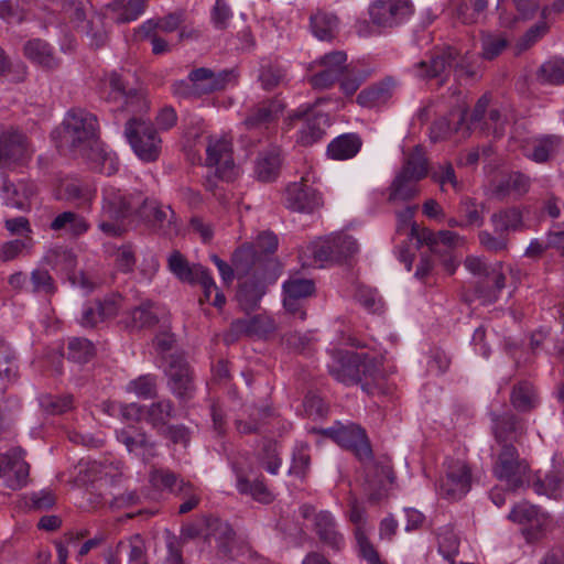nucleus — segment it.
<instances>
[{"instance_id":"f257e3e1","label":"nucleus","mask_w":564,"mask_h":564,"mask_svg":"<svg viewBox=\"0 0 564 564\" xmlns=\"http://www.w3.org/2000/svg\"><path fill=\"white\" fill-rule=\"evenodd\" d=\"M61 142L74 156L91 162L105 160V151L98 137L97 117L85 109H70L62 123Z\"/></svg>"},{"instance_id":"f03ea898","label":"nucleus","mask_w":564,"mask_h":564,"mask_svg":"<svg viewBox=\"0 0 564 564\" xmlns=\"http://www.w3.org/2000/svg\"><path fill=\"white\" fill-rule=\"evenodd\" d=\"M329 373L345 384H362L364 390L370 394L384 393L381 381L384 375L378 365L367 358L366 355L351 350H337L333 354V361L328 365Z\"/></svg>"},{"instance_id":"7ed1b4c3","label":"nucleus","mask_w":564,"mask_h":564,"mask_svg":"<svg viewBox=\"0 0 564 564\" xmlns=\"http://www.w3.org/2000/svg\"><path fill=\"white\" fill-rule=\"evenodd\" d=\"M124 135L140 160L154 162L159 159L162 140L149 120L129 118L124 126Z\"/></svg>"},{"instance_id":"20e7f679","label":"nucleus","mask_w":564,"mask_h":564,"mask_svg":"<svg viewBox=\"0 0 564 564\" xmlns=\"http://www.w3.org/2000/svg\"><path fill=\"white\" fill-rule=\"evenodd\" d=\"M464 264L473 274L480 278L475 289L478 299L484 304L497 301L498 293L505 288L506 282L501 263L488 265L480 258L469 256Z\"/></svg>"},{"instance_id":"39448f33","label":"nucleus","mask_w":564,"mask_h":564,"mask_svg":"<svg viewBox=\"0 0 564 564\" xmlns=\"http://www.w3.org/2000/svg\"><path fill=\"white\" fill-rule=\"evenodd\" d=\"M135 218L151 230L163 236H173L177 232V219L169 205L141 194Z\"/></svg>"},{"instance_id":"423d86ee","label":"nucleus","mask_w":564,"mask_h":564,"mask_svg":"<svg viewBox=\"0 0 564 564\" xmlns=\"http://www.w3.org/2000/svg\"><path fill=\"white\" fill-rule=\"evenodd\" d=\"M109 100L121 101L120 111L130 115V118H144L150 108L147 94L142 89L129 88L123 76L117 72L109 75Z\"/></svg>"},{"instance_id":"0eeeda50","label":"nucleus","mask_w":564,"mask_h":564,"mask_svg":"<svg viewBox=\"0 0 564 564\" xmlns=\"http://www.w3.org/2000/svg\"><path fill=\"white\" fill-rule=\"evenodd\" d=\"M324 435L334 440L341 447L349 449L360 462L372 460V449L366 431L356 424L336 423L324 430Z\"/></svg>"},{"instance_id":"6e6552de","label":"nucleus","mask_w":564,"mask_h":564,"mask_svg":"<svg viewBox=\"0 0 564 564\" xmlns=\"http://www.w3.org/2000/svg\"><path fill=\"white\" fill-rule=\"evenodd\" d=\"M165 376L170 391L181 403L187 402L194 397L196 390L194 371L183 356H170Z\"/></svg>"},{"instance_id":"1a4fd4ad","label":"nucleus","mask_w":564,"mask_h":564,"mask_svg":"<svg viewBox=\"0 0 564 564\" xmlns=\"http://www.w3.org/2000/svg\"><path fill=\"white\" fill-rule=\"evenodd\" d=\"M529 473V465L519 458L517 448L512 444H503L498 454L494 474L500 480L516 490L523 485V478Z\"/></svg>"},{"instance_id":"9d476101","label":"nucleus","mask_w":564,"mask_h":564,"mask_svg":"<svg viewBox=\"0 0 564 564\" xmlns=\"http://www.w3.org/2000/svg\"><path fill=\"white\" fill-rule=\"evenodd\" d=\"M231 261L238 279H267L269 268L273 264L272 258L259 254L256 247L248 245L236 249Z\"/></svg>"},{"instance_id":"9b49d317","label":"nucleus","mask_w":564,"mask_h":564,"mask_svg":"<svg viewBox=\"0 0 564 564\" xmlns=\"http://www.w3.org/2000/svg\"><path fill=\"white\" fill-rule=\"evenodd\" d=\"M471 468L466 462L448 459L445 477L440 481V492L447 499H459L471 488Z\"/></svg>"},{"instance_id":"f8f14e48","label":"nucleus","mask_w":564,"mask_h":564,"mask_svg":"<svg viewBox=\"0 0 564 564\" xmlns=\"http://www.w3.org/2000/svg\"><path fill=\"white\" fill-rule=\"evenodd\" d=\"M275 329L274 321L265 314L237 318L231 322L228 330L224 334V341L226 345H231L243 336L263 338Z\"/></svg>"},{"instance_id":"ddd939ff","label":"nucleus","mask_w":564,"mask_h":564,"mask_svg":"<svg viewBox=\"0 0 564 564\" xmlns=\"http://www.w3.org/2000/svg\"><path fill=\"white\" fill-rule=\"evenodd\" d=\"M410 238H415L417 247L427 246L435 254H446L449 250L464 243V238L451 230L433 231L427 227L412 225Z\"/></svg>"},{"instance_id":"4468645a","label":"nucleus","mask_w":564,"mask_h":564,"mask_svg":"<svg viewBox=\"0 0 564 564\" xmlns=\"http://www.w3.org/2000/svg\"><path fill=\"white\" fill-rule=\"evenodd\" d=\"M30 465L24 459V451L12 448L0 455V478L7 477V486L18 490L28 484Z\"/></svg>"},{"instance_id":"2eb2a0df","label":"nucleus","mask_w":564,"mask_h":564,"mask_svg":"<svg viewBox=\"0 0 564 564\" xmlns=\"http://www.w3.org/2000/svg\"><path fill=\"white\" fill-rule=\"evenodd\" d=\"M147 561V545L139 534L119 541L106 555L107 564H142Z\"/></svg>"},{"instance_id":"dca6fc26","label":"nucleus","mask_w":564,"mask_h":564,"mask_svg":"<svg viewBox=\"0 0 564 564\" xmlns=\"http://www.w3.org/2000/svg\"><path fill=\"white\" fill-rule=\"evenodd\" d=\"M141 193L126 195L117 189H107L104 196L102 213L113 220L135 217Z\"/></svg>"},{"instance_id":"f3484780","label":"nucleus","mask_w":564,"mask_h":564,"mask_svg":"<svg viewBox=\"0 0 564 564\" xmlns=\"http://www.w3.org/2000/svg\"><path fill=\"white\" fill-rule=\"evenodd\" d=\"M206 165L216 167V175L225 181H232L236 176V167L231 153V144L226 139L213 142L209 140L206 148Z\"/></svg>"},{"instance_id":"a211bd4d","label":"nucleus","mask_w":564,"mask_h":564,"mask_svg":"<svg viewBox=\"0 0 564 564\" xmlns=\"http://www.w3.org/2000/svg\"><path fill=\"white\" fill-rule=\"evenodd\" d=\"M346 61L347 55L343 51L324 55L318 62L324 69L310 77L311 85L316 89L332 87L346 70Z\"/></svg>"},{"instance_id":"6ab92c4d","label":"nucleus","mask_w":564,"mask_h":564,"mask_svg":"<svg viewBox=\"0 0 564 564\" xmlns=\"http://www.w3.org/2000/svg\"><path fill=\"white\" fill-rule=\"evenodd\" d=\"M285 195L286 207L293 212L310 214L323 205L321 194L303 182L289 185Z\"/></svg>"},{"instance_id":"aec40b11","label":"nucleus","mask_w":564,"mask_h":564,"mask_svg":"<svg viewBox=\"0 0 564 564\" xmlns=\"http://www.w3.org/2000/svg\"><path fill=\"white\" fill-rule=\"evenodd\" d=\"M31 150L26 137L18 131H7L0 134V164L23 163L30 159Z\"/></svg>"},{"instance_id":"412c9836","label":"nucleus","mask_w":564,"mask_h":564,"mask_svg":"<svg viewBox=\"0 0 564 564\" xmlns=\"http://www.w3.org/2000/svg\"><path fill=\"white\" fill-rule=\"evenodd\" d=\"M458 57L459 52L452 46L437 51L431 56L430 62L422 61L417 64L420 76L425 79L442 77L440 84L443 85Z\"/></svg>"},{"instance_id":"4be33fe9","label":"nucleus","mask_w":564,"mask_h":564,"mask_svg":"<svg viewBox=\"0 0 564 564\" xmlns=\"http://www.w3.org/2000/svg\"><path fill=\"white\" fill-rule=\"evenodd\" d=\"M121 297L112 294L102 300H95L83 310L79 324L86 328H94L107 318L115 317L120 307Z\"/></svg>"},{"instance_id":"5701e85b","label":"nucleus","mask_w":564,"mask_h":564,"mask_svg":"<svg viewBox=\"0 0 564 564\" xmlns=\"http://www.w3.org/2000/svg\"><path fill=\"white\" fill-rule=\"evenodd\" d=\"M492 434L497 443L512 444L523 433L520 419L512 412L491 413Z\"/></svg>"},{"instance_id":"b1692460","label":"nucleus","mask_w":564,"mask_h":564,"mask_svg":"<svg viewBox=\"0 0 564 564\" xmlns=\"http://www.w3.org/2000/svg\"><path fill=\"white\" fill-rule=\"evenodd\" d=\"M467 107L459 106L451 109L449 115L455 116L458 115V120L454 128H452L451 122L447 117H441L436 119L431 128H430V139L432 142L436 143L438 141L446 140L453 132L458 133L462 131L463 138H468L470 135L471 127L465 126L464 122L466 120Z\"/></svg>"},{"instance_id":"393cba45","label":"nucleus","mask_w":564,"mask_h":564,"mask_svg":"<svg viewBox=\"0 0 564 564\" xmlns=\"http://www.w3.org/2000/svg\"><path fill=\"white\" fill-rule=\"evenodd\" d=\"M313 530L324 546L335 552H339L343 549L344 536L336 529V521L329 511L322 510L315 514Z\"/></svg>"},{"instance_id":"a878e982","label":"nucleus","mask_w":564,"mask_h":564,"mask_svg":"<svg viewBox=\"0 0 564 564\" xmlns=\"http://www.w3.org/2000/svg\"><path fill=\"white\" fill-rule=\"evenodd\" d=\"M117 438L130 453H135L143 459L155 455V444L149 440L145 432L135 426L122 429L117 433Z\"/></svg>"},{"instance_id":"bb28decb","label":"nucleus","mask_w":564,"mask_h":564,"mask_svg":"<svg viewBox=\"0 0 564 564\" xmlns=\"http://www.w3.org/2000/svg\"><path fill=\"white\" fill-rule=\"evenodd\" d=\"M431 164L425 147L416 144L408 151H403V162L400 171L422 181L431 173Z\"/></svg>"},{"instance_id":"cd10ccee","label":"nucleus","mask_w":564,"mask_h":564,"mask_svg":"<svg viewBox=\"0 0 564 564\" xmlns=\"http://www.w3.org/2000/svg\"><path fill=\"white\" fill-rule=\"evenodd\" d=\"M231 77V72L221 70L218 73L209 68L200 67L192 70L188 78L195 82L199 95L212 94L226 87Z\"/></svg>"},{"instance_id":"c85d7f7f","label":"nucleus","mask_w":564,"mask_h":564,"mask_svg":"<svg viewBox=\"0 0 564 564\" xmlns=\"http://www.w3.org/2000/svg\"><path fill=\"white\" fill-rule=\"evenodd\" d=\"M280 169L281 150L278 147H270L259 153L254 162V176L263 183L273 182L276 180Z\"/></svg>"},{"instance_id":"c756f323","label":"nucleus","mask_w":564,"mask_h":564,"mask_svg":"<svg viewBox=\"0 0 564 564\" xmlns=\"http://www.w3.org/2000/svg\"><path fill=\"white\" fill-rule=\"evenodd\" d=\"M23 52L26 58L44 69L52 70L59 65L52 46L44 40L33 39L28 41L23 46Z\"/></svg>"},{"instance_id":"7c9ffc66","label":"nucleus","mask_w":564,"mask_h":564,"mask_svg":"<svg viewBox=\"0 0 564 564\" xmlns=\"http://www.w3.org/2000/svg\"><path fill=\"white\" fill-rule=\"evenodd\" d=\"M329 124L327 115L321 112L305 113V119L299 131L297 143L308 147L319 141Z\"/></svg>"},{"instance_id":"2f4dec72","label":"nucleus","mask_w":564,"mask_h":564,"mask_svg":"<svg viewBox=\"0 0 564 564\" xmlns=\"http://www.w3.org/2000/svg\"><path fill=\"white\" fill-rule=\"evenodd\" d=\"M206 523V540L214 538L217 542L219 555L228 557L231 554L232 545L235 542V532L230 524L221 521L218 518L205 521Z\"/></svg>"},{"instance_id":"473e14b6","label":"nucleus","mask_w":564,"mask_h":564,"mask_svg":"<svg viewBox=\"0 0 564 564\" xmlns=\"http://www.w3.org/2000/svg\"><path fill=\"white\" fill-rule=\"evenodd\" d=\"M265 279L249 278L239 284L236 299L240 308L249 313L259 306L260 300L265 293Z\"/></svg>"},{"instance_id":"72a5a7b5","label":"nucleus","mask_w":564,"mask_h":564,"mask_svg":"<svg viewBox=\"0 0 564 564\" xmlns=\"http://www.w3.org/2000/svg\"><path fill=\"white\" fill-rule=\"evenodd\" d=\"M2 193L7 206L25 209L30 206V199L35 195L36 188L31 183L19 182L15 185L3 177Z\"/></svg>"},{"instance_id":"f704fd0d","label":"nucleus","mask_w":564,"mask_h":564,"mask_svg":"<svg viewBox=\"0 0 564 564\" xmlns=\"http://www.w3.org/2000/svg\"><path fill=\"white\" fill-rule=\"evenodd\" d=\"M282 110L283 106L276 100L263 101L249 110L243 123L250 130L267 127Z\"/></svg>"},{"instance_id":"c9c22d12","label":"nucleus","mask_w":564,"mask_h":564,"mask_svg":"<svg viewBox=\"0 0 564 564\" xmlns=\"http://www.w3.org/2000/svg\"><path fill=\"white\" fill-rule=\"evenodd\" d=\"M167 267L181 282L188 284H196V278L203 274L206 269L199 263L189 264L178 250H173L170 253Z\"/></svg>"},{"instance_id":"e433bc0d","label":"nucleus","mask_w":564,"mask_h":564,"mask_svg":"<svg viewBox=\"0 0 564 564\" xmlns=\"http://www.w3.org/2000/svg\"><path fill=\"white\" fill-rule=\"evenodd\" d=\"M490 220L495 232H501L507 236L510 231H521L525 227L522 212L518 207L500 209L491 215Z\"/></svg>"},{"instance_id":"4c0bfd02","label":"nucleus","mask_w":564,"mask_h":564,"mask_svg":"<svg viewBox=\"0 0 564 564\" xmlns=\"http://www.w3.org/2000/svg\"><path fill=\"white\" fill-rule=\"evenodd\" d=\"M147 0H113L107 9L113 13L112 20L118 23H129L137 20L145 10Z\"/></svg>"},{"instance_id":"58836bf2","label":"nucleus","mask_w":564,"mask_h":564,"mask_svg":"<svg viewBox=\"0 0 564 564\" xmlns=\"http://www.w3.org/2000/svg\"><path fill=\"white\" fill-rule=\"evenodd\" d=\"M175 415L174 403L170 399H161L147 406L145 421L156 430L163 429Z\"/></svg>"},{"instance_id":"ea45409f","label":"nucleus","mask_w":564,"mask_h":564,"mask_svg":"<svg viewBox=\"0 0 564 564\" xmlns=\"http://www.w3.org/2000/svg\"><path fill=\"white\" fill-rule=\"evenodd\" d=\"M150 479L155 487L169 490L177 497L181 494H186V490L188 491V488L193 486L189 481H185L169 469L153 470Z\"/></svg>"},{"instance_id":"a19ab883","label":"nucleus","mask_w":564,"mask_h":564,"mask_svg":"<svg viewBox=\"0 0 564 564\" xmlns=\"http://www.w3.org/2000/svg\"><path fill=\"white\" fill-rule=\"evenodd\" d=\"M360 147L361 141L356 134H343L328 144L327 153L334 160H347L355 156Z\"/></svg>"},{"instance_id":"79ce46f5","label":"nucleus","mask_w":564,"mask_h":564,"mask_svg":"<svg viewBox=\"0 0 564 564\" xmlns=\"http://www.w3.org/2000/svg\"><path fill=\"white\" fill-rule=\"evenodd\" d=\"M237 488L240 494L249 495L253 500L261 503H270L274 500L273 492L259 478L250 480L248 477L240 475L238 476Z\"/></svg>"},{"instance_id":"37998d69","label":"nucleus","mask_w":564,"mask_h":564,"mask_svg":"<svg viewBox=\"0 0 564 564\" xmlns=\"http://www.w3.org/2000/svg\"><path fill=\"white\" fill-rule=\"evenodd\" d=\"M419 180H414L402 171H399L390 185V200H410L414 198L419 194Z\"/></svg>"},{"instance_id":"c03bdc74","label":"nucleus","mask_w":564,"mask_h":564,"mask_svg":"<svg viewBox=\"0 0 564 564\" xmlns=\"http://www.w3.org/2000/svg\"><path fill=\"white\" fill-rule=\"evenodd\" d=\"M487 0H464L456 8V17L464 24H476L486 18Z\"/></svg>"},{"instance_id":"a18cd8bd","label":"nucleus","mask_w":564,"mask_h":564,"mask_svg":"<svg viewBox=\"0 0 564 564\" xmlns=\"http://www.w3.org/2000/svg\"><path fill=\"white\" fill-rule=\"evenodd\" d=\"M431 180L440 185L442 192H446V186L449 185L455 192L462 189V183L458 181L455 169L449 161H444L432 166L429 175Z\"/></svg>"},{"instance_id":"49530a36","label":"nucleus","mask_w":564,"mask_h":564,"mask_svg":"<svg viewBox=\"0 0 564 564\" xmlns=\"http://www.w3.org/2000/svg\"><path fill=\"white\" fill-rule=\"evenodd\" d=\"M535 391L531 383L527 381L516 384L510 394L512 406L520 412H530L535 406Z\"/></svg>"},{"instance_id":"de8ad7c7","label":"nucleus","mask_w":564,"mask_h":564,"mask_svg":"<svg viewBox=\"0 0 564 564\" xmlns=\"http://www.w3.org/2000/svg\"><path fill=\"white\" fill-rule=\"evenodd\" d=\"M481 54L484 59L492 61L509 45V41L502 34H494L482 31L480 33Z\"/></svg>"},{"instance_id":"09e8293b","label":"nucleus","mask_w":564,"mask_h":564,"mask_svg":"<svg viewBox=\"0 0 564 564\" xmlns=\"http://www.w3.org/2000/svg\"><path fill=\"white\" fill-rule=\"evenodd\" d=\"M51 229L55 231L68 229L73 235L79 236L87 231L88 224L82 216L73 212H64L53 219Z\"/></svg>"},{"instance_id":"8fccbe9b","label":"nucleus","mask_w":564,"mask_h":564,"mask_svg":"<svg viewBox=\"0 0 564 564\" xmlns=\"http://www.w3.org/2000/svg\"><path fill=\"white\" fill-rule=\"evenodd\" d=\"M67 350L68 359L77 364L90 361L96 354L94 344L80 337L69 339Z\"/></svg>"},{"instance_id":"3c124183","label":"nucleus","mask_w":564,"mask_h":564,"mask_svg":"<svg viewBox=\"0 0 564 564\" xmlns=\"http://www.w3.org/2000/svg\"><path fill=\"white\" fill-rule=\"evenodd\" d=\"M334 261H341L352 257L357 250L358 245L356 240L346 234H336L329 236Z\"/></svg>"},{"instance_id":"603ef678","label":"nucleus","mask_w":564,"mask_h":564,"mask_svg":"<svg viewBox=\"0 0 564 564\" xmlns=\"http://www.w3.org/2000/svg\"><path fill=\"white\" fill-rule=\"evenodd\" d=\"M337 25V19L333 14L317 12L311 18L313 34L322 41L332 40Z\"/></svg>"},{"instance_id":"864d4df0","label":"nucleus","mask_w":564,"mask_h":564,"mask_svg":"<svg viewBox=\"0 0 564 564\" xmlns=\"http://www.w3.org/2000/svg\"><path fill=\"white\" fill-rule=\"evenodd\" d=\"M127 389L139 398L154 399L158 397V378L150 373L142 375L131 380Z\"/></svg>"},{"instance_id":"5fc2aeb1","label":"nucleus","mask_w":564,"mask_h":564,"mask_svg":"<svg viewBox=\"0 0 564 564\" xmlns=\"http://www.w3.org/2000/svg\"><path fill=\"white\" fill-rule=\"evenodd\" d=\"M355 300L370 313H383V300L378 297L377 291L369 286L358 285L355 292Z\"/></svg>"},{"instance_id":"6e6d98bb","label":"nucleus","mask_w":564,"mask_h":564,"mask_svg":"<svg viewBox=\"0 0 564 564\" xmlns=\"http://www.w3.org/2000/svg\"><path fill=\"white\" fill-rule=\"evenodd\" d=\"M484 210L485 205L477 203L473 198H464L459 203L458 212L462 214L466 221V226H477L480 227L484 224Z\"/></svg>"},{"instance_id":"4d7b16f0","label":"nucleus","mask_w":564,"mask_h":564,"mask_svg":"<svg viewBox=\"0 0 564 564\" xmlns=\"http://www.w3.org/2000/svg\"><path fill=\"white\" fill-rule=\"evenodd\" d=\"M538 77L544 83L560 85L564 83V59L545 62L538 72Z\"/></svg>"},{"instance_id":"13d9d810","label":"nucleus","mask_w":564,"mask_h":564,"mask_svg":"<svg viewBox=\"0 0 564 564\" xmlns=\"http://www.w3.org/2000/svg\"><path fill=\"white\" fill-rule=\"evenodd\" d=\"M285 77V70L276 63L262 64L259 79L265 90L278 87Z\"/></svg>"},{"instance_id":"bf43d9fd","label":"nucleus","mask_w":564,"mask_h":564,"mask_svg":"<svg viewBox=\"0 0 564 564\" xmlns=\"http://www.w3.org/2000/svg\"><path fill=\"white\" fill-rule=\"evenodd\" d=\"M132 322L139 328H151L159 323L152 302H144L132 311Z\"/></svg>"},{"instance_id":"052dcab7","label":"nucleus","mask_w":564,"mask_h":564,"mask_svg":"<svg viewBox=\"0 0 564 564\" xmlns=\"http://www.w3.org/2000/svg\"><path fill=\"white\" fill-rule=\"evenodd\" d=\"M30 282L34 293L52 295L57 290L52 275L45 269L39 268L33 270L30 275Z\"/></svg>"},{"instance_id":"680f3d73","label":"nucleus","mask_w":564,"mask_h":564,"mask_svg":"<svg viewBox=\"0 0 564 564\" xmlns=\"http://www.w3.org/2000/svg\"><path fill=\"white\" fill-rule=\"evenodd\" d=\"M564 484V475L560 471H551L543 479L538 478L534 484V490L540 495L556 496V492Z\"/></svg>"},{"instance_id":"e2e57ef3","label":"nucleus","mask_w":564,"mask_h":564,"mask_svg":"<svg viewBox=\"0 0 564 564\" xmlns=\"http://www.w3.org/2000/svg\"><path fill=\"white\" fill-rule=\"evenodd\" d=\"M458 549L459 540L452 530L445 529L444 532L438 534V551L449 564L455 563Z\"/></svg>"},{"instance_id":"0e129e2a","label":"nucleus","mask_w":564,"mask_h":564,"mask_svg":"<svg viewBox=\"0 0 564 564\" xmlns=\"http://www.w3.org/2000/svg\"><path fill=\"white\" fill-rule=\"evenodd\" d=\"M283 290L289 296L305 299L314 293L315 284L310 279H290L283 284Z\"/></svg>"},{"instance_id":"69168bd1","label":"nucleus","mask_w":564,"mask_h":564,"mask_svg":"<svg viewBox=\"0 0 564 564\" xmlns=\"http://www.w3.org/2000/svg\"><path fill=\"white\" fill-rule=\"evenodd\" d=\"M355 539L357 542L358 552L362 558H365L369 564H384L380 560L376 547L367 538L365 530H355Z\"/></svg>"},{"instance_id":"338daca9","label":"nucleus","mask_w":564,"mask_h":564,"mask_svg":"<svg viewBox=\"0 0 564 564\" xmlns=\"http://www.w3.org/2000/svg\"><path fill=\"white\" fill-rule=\"evenodd\" d=\"M63 8L78 26L83 28L87 23V12L90 9L89 0H64Z\"/></svg>"},{"instance_id":"774afa93","label":"nucleus","mask_w":564,"mask_h":564,"mask_svg":"<svg viewBox=\"0 0 564 564\" xmlns=\"http://www.w3.org/2000/svg\"><path fill=\"white\" fill-rule=\"evenodd\" d=\"M423 514L414 509H405L397 514L395 520H390V533L394 530V527H401L404 530H411L419 528L423 522Z\"/></svg>"}]
</instances>
